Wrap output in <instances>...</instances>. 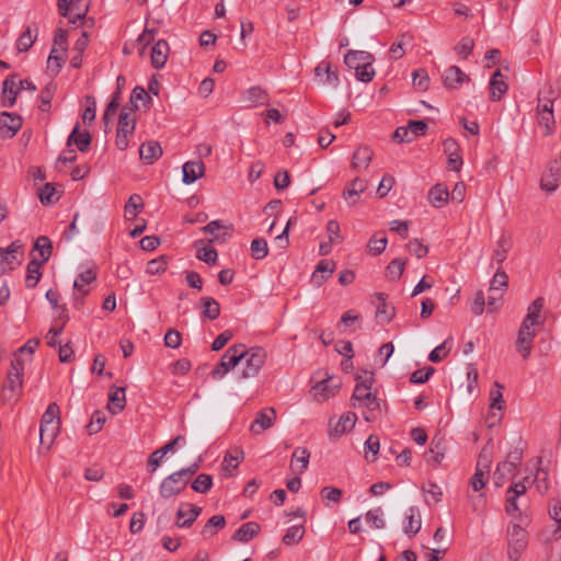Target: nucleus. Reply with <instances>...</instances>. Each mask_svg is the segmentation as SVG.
<instances>
[{"label":"nucleus","mask_w":561,"mask_h":561,"mask_svg":"<svg viewBox=\"0 0 561 561\" xmlns=\"http://www.w3.org/2000/svg\"><path fill=\"white\" fill-rule=\"evenodd\" d=\"M515 467L507 459L503 462L499 463L496 470L494 472L495 483L501 485L507 474H511L515 471Z\"/></svg>","instance_id":"54"},{"label":"nucleus","mask_w":561,"mask_h":561,"mask_svg":"<svg viewBox=\"0 0 561 561\" xmlns=\"http://www.w3.org/2000/svg\"><path fill=\"white\" fill-rule=\"evenodd\" d=\"M538 124L545 128V136H549L554 131L556 121L553 113L537 114Z\"/></svg>","instance_id":"63"},{"label":"nucleus","mask_w":561,"mask_h":561,"mask_svg":"<svg viewBox=\"0 0 561 561\" xmlns=\"http://www.w3.org/2000/svg\"><path fill=\"white\" fill-rule=\"evenodd\" d=\"M168 263L165 256L150 260L147 263L146 272L149 275H159L167 270Z\"/></svg>","instance_id":"59"},{"label":"nucleus","mask_w":561,"mask_h":561,"mask_svg":"<svg viewBox=\"0 0 561 561\" xmlns=\"http://www.w3.org/2000/svg\"><path fill=\"white\" fill-rule=\"evenodd\" d=\"M242 352L244 353V368L241 371L240 378L248 379L254 378L259 375L261 368L264 366L267 354L263 347L255 346L249 350L242 344Z\"/></svg>","instance_id":"3"},{"label":"nucleus","mask_w":561,"mask_h":561,"mask_svg":"<svg viewBox=\"0 0 561 561\" xmlns=\"http://www.w3.org/2000/svg\"><path fill=\"white\" fill-rule=\"evenodd\" d=\"M64 61L65 55H61V51L58 48L53 47L47 59V70L53 75H57L61 69Z\"/></svg>","instance_id":"47"},{"label":"nucleus","mask_w":561,"mask_h":561,"mask_svg":"<svg viewBox=\"0 0 561 561\" xmlns=\"http://www.w3.org/2000/svg\"><path fill=\"white\" fill-rule=\"evenodd\" d=\"M38 28L34 24V30L32 25H28L25 31L19 36L16 41V49L19 53H26L34 44L37 38Z\"/></svg>","instance_id":"37"},{"label":"nucleus","mask_w":561,"mask_h":561,"mask_svg":"<svg viewBox=\"0 0 561 561\" xmlns=\"http://www.w3.org/2000/svg\"><path fill=\"white\" fill-rule=\"evenodd\" d=\"M405 266V261H402L401 259H394L392 260L389 265L387 266V274L390 279L398 280L403 274Z\"/></svg>","instance_id":"58"},{"label":"nucleus","mask_w":561,"mask_h":561,"mask_svg":"<svg viewBox=\"0 0 561 561\" xmlns=\"http://www.w3.org/2000/svg\"><path fill=\"white\" fill-rule=\"evenodd\" d=\"M527 491L526 484L524 481L515 482L510 489L507 490V497H506V512L510 515H514L519 512V508L517 506L516 500L517 497L524 495Z\"/></svg>","instance_id":"22"},{"label":"nucleus","mask_w":561,"mask_h":561,"mask_svg":"<svg viewBox=\"0 0 561 561\" xmlns=\"http://www.w3.org/2000/svg\"><path fill=\"white\" fill-rule=\"evenodd\" d=\"M51 242L45 236L39 237L34 244V251H37L41 256V260L38 262L42 263H46L49 260L51 255Z\"/></svg>","instance_id":"46"},{"label":"nucleus","mask_w":561,"mask_h":561,"mask_svg":"<svg viewBox=\"0 0 561 561\" xmlns=\"http://www.w3.org/2000/svg\"><path fill=\"white\" fill-rule=\"evenodd\" d=\"M213 486V478L209 474L201 473L192 483V489L198 493H207Z\"/></svg>","instance_id":"53"},{"label":"nucleus","mask_w":561,"mask_h":561,"mask_svg":"<svg viewBox=\"0 0 561 561\" xmlns=\"http://www.w3.org/2000/svg\"><path fill=\"white\" fill-rule=\"evenodd\" d=\"M183 183L188 185L203 178L205 174V164L201 159L187 161L182 167Z\"/></svg>","instance_id":"18"},{"label":"nucleus","mask_w":561,"mask_h":561,"mask_svg":"<svg viewBox=\"0 0 561 561\" xmlns=\"http://www.w3.org/2000/svg\"><path fill=\"white\" fill-rule=\"evenodd\" d=\"M55 195L56 188L50 183L45 184L38 193L39 201L43 205H49L57 201L58 197L55 198Z\"/></svg>","instance_id":"64"},{"label":"nucleus","mask_w":561,"mask_h":561,"mask_svg":"<svg viewBox=\"0 0 561 561\" xmlns=\"http://www.w3.org/2000/svg\"><path fill=\"white\" fill-rule=\"evenodd\" d=\"M22 117L18 114L2 112L0 113V133L8 138H12L22 127Z\"/></svg>","instance_id":"14"},{"label":"nucleus","mask_w":561,"mask_h":561,"mask_svg":"<svg viewBox=\"0 0 561 561\" xmlns=\"http://www.w3.org/2000/svg\"><path fill=\"white\" fill-rule=\"evenodd\" d=\"M44 263L38 262L37 259L33 257L26 266L25 284L28 288H34L41 279V266Z\"/></svg>","instance_id":"41"},{"label":"nucleus","mask_w":561,"mask_h":561,"mask_svg":"<svg viewBox=\"0 0 561 561\" xmlns=\"http://www.w3.org/2000/svg\"><path fill=\"white\" fill-rule=\"evenodd\" d=\"M314 79L322 84L336 87L339 84V73L336 69H332L329 61H321L314 68Z\"/></svg>","instance_id":"17"},{"label":"nucleus","mask_w":561,"mask_h":561,"mask_svg":"<svg viewBox=\"0 0 561 561\" xmlns=\"http://www.w3.org/2000/svg\"><path fill=\"white\" fill-rule=\"evenodd\" d=\"M23 244L15 240L7 249L0 248V275L13 271L23 260Z\"/></svg>","instance_id":"6"},{"label":"nucleus","mask_w":561,"mask_h":561,"mask_svg":"<svg viewBox=\"0 0 561 561\" xmlns=\"http://www.w3.org/2000/svg\"><path fill=\"white\" fill-rule=\"evenodd\" d=\"M363 417L366 422H374L381 414L380 400L371 393L362 401Z\"/></svg>","instance_id":"23"},{"label":"nucleus","mask_w":561,"mask_h":561,"mask_svg":"<svg viewBox=\"0 0 561 561\" xmlns=\"http://www.w3.org/2000/svg\"><path fill=\"white\" fill-rule=\"evenodd\" d=\"M305 535V528L301 525L291 526L287 529L283 537V542L286 546L297 545Z\"/></svg>","instance_id":"48"},{"label":"nucleus","mask_w":561,"mask_h":561,"mask_svg":"<svg viewBox=\"0 0 561 561\" xmlns=\"http://www.w3.org/2000/svg\"><path fill=\"white\" fill-rule=\"evenodd\" d=\"M169 44L164 39L158 41L151 48V65L156 69L164 67L169 56Z\"/></svg>","instance_id":"24"},{"label":"nucleus","mask_w":561,"mask_h":561,"mask_svg":"<svg viewBox=\"0 0 561 561\" xmlns=\"http://www.w3.org/2000/svg\"><path fill=\"white\" fill-rule=\"evenodd\" d=\"M138 108V105L135 107L124 106L121 111L117 131L126 134L128 136H133L136 127V117L134 115L135 111Z\"/></svg>","instance_id":"19"},{"label":"nucleus","mask_w":561,"mask_h":561,"mask_svg":"<svg viewBox=\"0 0 561 561\" xmlns=\"http://www.w3.org/2000/svg\"><path fill=\"white\" fill-rule=\"evenodd\" d=\"M488 476L489 472H486L482 468H476V472L470 479V485L473 489V491L479 492L485 486Z\"/></svg>","instance_id":"55"},{"label":"nucleus","mask_w":561,"mask_h":561,"mask_svg":"<svg viewBox=\"0 0 561 561\" xmlns=\"http://www.w3.org/2000/svg\"><path fill=\"white\" fill-rule=\"evenodd\" d=\"M276 421V411L274 408H265L256 413L250 425V432L254 435L274 426Z\"/></svg>","instance_id":"12"},{"label":"nucleus","mask_w":561,"mask_h":561,"mask_svg":"<svg viewBox=\"0 0 561 561\" xmlns=\"http://www.w3.org/2000/svg\"><path fill=\"white\" fill-rule=\"evenodd\" d=\"M341 387V380L334 376H328L325 379L318 381L313 387V396L318 401H325L333 396Z\"/></svg>","instance_id":"9"},{"label":"nucleus","mask_w":561,"mask_h":561,"mask_svg":"<svg viewBox=\"0 0 561 561\" xmlns=\"http://www.w3.org/2000/svg\"><path fill=\"white\" fill-rule=\"evenodd\" d=\"M335 268V263L329 260L320 261L312 274V282L317 286H321L328 278L331 277Z\"/></svg>","instance_id":"30"},{"label":"nucleus","mask_w":561,"mask_h":561,"mask_svg":"<svg viewBox=\"0 0 561 561\" xmlns=\"http://www.w3.org/2000/svg\"><path fill=\"white\" fill-rule=\"evenodd\" d=\"M55 90H56V85L54 83H49L41 91V94H39L41 111L46 112L50 108V102L53 100Z\"/></svg>","instance_id":"57"},{"label":"nucleus","mask_w":561,"mask_h":561,"mask_svg":"<svg viewBox=\"0 0 561 561\" xmlns=\"http://www.w3.org/2000/svg\"><path fill=\"white\" fill-rule=\"evenodd\" d=\"M368 186V182L360 178H355L343 191V197L350 202V205L357 203V197L360 193L365 192Z\"/></svg>","instance_id":"28"},{"label":"nucleus","mask_w":561,"mask_h":561,"mask_svg":"<svg viewBox=\"0 0 561 561\" xmlns=\"http://www.w3.org/2000/svg\"><path fill=\"white\" fill-rule=\"evenodd\" d=\"M105 420L106 419H105V415L103 412L95 411L92 414L90 423L87 426L88 433L90 435L99 433L102 430V427L105 423Z\"/></svg>","instance_id":"61"},{"label":"nucleus","mask_w":561,"mask_h":561,"mask_svg":"<svg viewBox=\"0 0 561 561\" xmlns=\"http://www.w3.org/2000/svg\"><path fill=\"white\" fill-rule=\"evenodd\" d=\"M366 522L376 529L385 527L383 512L380 507L369 510L365 515Z\"/></svg>","instance_id":"52"},{"label":"nucleus","mask_w":561,"mask_h":561,"mask_svg":"<svg viewBox=\"0 0 561 561\" xmlns=\"http://www.w3.org/2000/svg\"><path fill=\"white\" fill-rule=\"evenodd\" d=\"M201 513L202 507L190 503H183L176 512L175 524L180 528L191 527Z\"/></svg>","instance_id":"13"},{"label":"nucleus","mask_w":561,"mask_h":561,"mask_svg":"<svg viewBox=\"0 0 561 561\" xmlns=\"http://www.w3.org/2000/svg\"><path fill=\"white\" fill-rule=\"evenodd\" d=\"M374 57L363 50H348L344 56L345 65L355 70L356 78L362 82H370L375 77Z\"/></svg>","instance_id":"2"},{"label":"nucleus","mask_w":561,"mask_h":561,"mask_svg":"<svg viewBox=\"0 0 561 561\" xmlns=\"http://www.w3.org/2000/svg\"><path fill=\"white\" fill-rule=\"evenodd\" d=\"M20 92L14 78H8L2 83V105L12 107L16 101V95Z\"/></svg>","instance_id":"32"},{"label":"nucleus","mask_w":561,"mask_h":561,"mask_svg":"<svg viewBox=\"0 0 561 561\" xmlns=\"http://www.w3.org/2000/svg\"><path fill=\"white\" fill-rule=\"evenodd\" d=\"M357 415L354 412H346L342 414L336 422L334 417L329 421L328 434L331 439H337L342 435L351 432L355 426Z\"/></svg>","instance_id":"7"},{"label":"nucleus","mask_w":561,"mask_h":561,"mask_svg":"<svg viewBox=\"0 0 561 561\" xmlns=\"http://www.w3.org/2000/svg\"><path fill=\"white\" fill-rule=\"evenodd\" d=\"M431 456L428 457V461L434 462L435 465H438L445 455V446L442 438H433L431 443L430 448Z\"/></svg>","instance_id":"50"},{"label":"nucleus","mask_w":561,"mask_h":561,"mask_svg":"<svg viewBox=\"0 0 561 561\" xmlns=\"http://www.w3.org/2000/svg\"><path fill=\"white\" fill-rule=\"evenodd\" d=\"M241 102L248 108H254L270 104L268 92L260 85H253L247 89L241 96Z\"/></svg>","instance_id":"10"},{"label":"nucleus","mask_w":561,"mask_h":561,"mask_svg":"<svg viewBox=\"0 0 561 561\" xmlns=\"http://www.w3.org/2000/svg\"><path fill=\"white\" fill-rule=\"evenodd\" d=\"M244 357L242 344L230 346L221 356L218 365L213 369L211 377L215 380L222 379L232 368H234Z\"/></svg>","instance_id":"4"},{"label":"nucleus","mask_w":561,"mask_h":561,"mask_svg":"<svg viewBox=\"0 0 561 561\" xmlns=\"http://www.w3.org/2000/svg\"><path fill=\"white\" fill-rule=\"evenodd\" d=\"M226 526V518L224 515H214L211 516L207 523L204 525L201 535L206 538H211L219 530H221Z\"/></svg>","instance_id":"39"},{"label":"nucleus","mask_w":561,"mask_h":561,"mask_svg":"<svg viewBox=\"0 0 561 561\" xmlns=\"http://www.w3.org/2000/svg\"><path fill=\"white\" fill-rule=\"evenodd\" d=\"M422 517L419 507L411 506L407 510L403 520V531L412 538L421 530Z\"/></svg>","instance_id":"16"},{"label":"nucleus","mask_w":561,"mask_h":561,"mask_svg":"<svg viewBox=\"0 0 561 561\" xmlns=\"http://www.w3.org/2000/svg\"><path fill=\"white\" fill-rule=\"evenodd\" d=\"M512 248L511 237L503 233L496 242V247L493 251L492 260L497 264H502L506 257L507 253Z\"/></svg>","instance_id":"40"},{"label":"nucleus","mask_w":561,"mask_h":561,"mask_svg":"<svg viewBox=\"0 0 561 561\" xmlns=\"http://www.w3.org/2000/svg\"><path fill=\"white\" fill-rule=\"evenodd\" d=\"M373 375H370L368 378H366L363 381H358L355 386V389L353 391V396L351 398V407L354 409H360L362 408V401L367 399L369 394H371V383H373Z\"/></svg>","instance_id":"20"},{"label":"nucleus","mask_w":561,"mask_h":561,"mask_svg":"<svg viewBox=\"0 0 561 561\" xmlns=\"http://www.w3.org/2000/svg\"><path fill=\"white\" fill-rule=\"evenodd\" d=\"M203 307V316L209 320H216L220 314L219 304L211 297H203L201 299Z\"/></svg>","instance_id":"44"},{"label":"nucleus","mask_w":561,"mask_h":561,"mask_svg":"<svg viewBox=\"0 0 561 561\" xmlns=\"http://www.w3.org/2000/svg\"><path fill=\"white\" fill-rule=\"evenodd\" d=\"M96 278V275L95 273L92 271V270H87L82 273H80L78 275V277L75 279V283H73V288L79 293L81 294V297H75V302H73V306L75 308L79 309L82 304H83V299L82 297L88 295L89 294V288L88 286L94 282Z\"/></svg>","instance_id":"15"},{"label":"nucleus","mask_w":561,"mask_h":561,"mask_svg":"<svg viewBox=\"0 0 561 561\" xmlns=\"http://www.w3.org/2000/svg\"><path fill=\"white\" fill-rule=\"evenodd\" d=\"M374 157V151L368 146L358 147L352 157L351 168L356 171L366 170Z\"/></svg>","instance_id":"21"},{"label":"nucleus","mask_w":561,"mask_h":561,"mask_svg":"<svg viewBox=\"0 0 561 561\" xmlns=\"http://www.w3.org/2000/svg\"><path fill=\"white\" fill-rule=\"evenodd\" d=\"M378 300L376 308V318L381 323H389L394 316V307L387 302V295L378 293L375 295Z\"/></svg>","instance_id":"25"},{"label":"nucleus","mask_w":561,"mask_h":561,"mask_svg":"<svg viewBox=\"0 0 561 561\" xmlns=\"http://www.w3.org/2000/svg\"><path fill=\"white\" fill-rule=\"evenodd\" d=\"M89 0H76L70 4V12L72 18L69 19V22L75 24L79 20L85 19V15L89 11Z\"/></svg>","instance_id":"45"},{"label":"nucleus","mask_w":561,"mask_h":561,"mask_svg":"<svg viewBox=\"0 0 561 561\" xmlns=\"http://www.w3.org/2000/svg\"><path fill=\"white\" fill-rule=\"evenodd\" d=\"M187 480L180 471L173 472L164 478L160 484L159 493L163 499H170L180 494L187 485Z\"/></svg>","instance_id":"8"},{"label":"nucleus","mask_w":561,"mask_h":561,"mask_svg":"<svg viewBox=\"0 0 561 561\" xmlns=\"http://www.w3.org/2000/svg\"><path fill=\"white\" fill-rule=\"evenodd\" d=\"M162 154V148L158 141H147L139 147L140 159L148 164H152Z\"/></svg>","instance_id":"29"},{"label":"nucleus","mask_w":561,"mask_h":561,"mask_svg":"<svg viewBox=\"0 0 561 561\" xmlns=\"http://www.w3.org/2000/svg\"><path fill=\"white\" fill-rule=\"evenodd\" d=\"M60 428V423H41L39 440L46 449H50Z\"/></svg>","instance_id":"27"},{"label":"nucleus","mask_w":561,"mask_h":561,"mask_svg":"<svg viewBox=\"0 0 561 561\" xmlns=\"http://www.w3.org/2000/svg\"><path fill=\"white\" fill-rule=\"evenodd\" d=\"M528 543L527 531L519 525H514L507 535V557L511 561H518Z\"/></svg>","instance_id":"5"},{"label":"nucleus","mask_w":561,"mask_h":561,"mask_svg":"<svg viewBox=\"0 0 561 561\" xmlns=\"http://www.w3.org/2000/svg\"><path fill=\"white\" fill-rule=\"evenodd\" d=\"M508 85L504 80L501 70H496L490 80V99L497 102L507 92Z\"/></svg>","instance_id":"26"},{"label":"nucleus","mask_w":561,"mask_h":561,"mask_svg":"<svg viewBox=\"0 0 561 561\" xmlns=\"http://www.w3.org/2000/svg\"><path fill=\"white\" fill-rule=\"evenodd\" d=\"M22 386H23V378H20L18 376H11L10 374H8L7 382L4 385V391L11 392L10 399H12L13 397H16L21 392Z\"/></svg>","instance_id":"60"},{"label":"nucleus","mask_w":561,"mask_h":561,"mask_svg":"<svg viewBox=\"0 0 561 561\" xmlns=\"http://www.w3.org/2000/svg\"><path fill=\"white\" fill-rule=\"evenodd\" d=\"M387 243L388 240L385 232H376L368 241L367 251L371 255H379L386 250Z\"/></svg>","instance_id":"42"},{"label":"nucleus","mask_w":561,"mask_h":561,"mask_svg":"<svg viewBox=\"0 0 561 561\" xmlns=\"http://www.w3.org/2000/svg\"><path fill=\"white\" fill-rule=\"evenodd\" d=\"M260 525L255 522H248L233 534L232 540L239 542H249L260 533Z\"/></svg>","instance_id":"35"},{"label":"nucleus","mask_w":561,"mask_h":561,"mask_svg":"<svg viewBox=\"0 0 561 561\" xmlns=\"http://www.w3.org/2000/svg\"><path fill=\"white\" fill-rule=\"evenodd\" d=\"M507 280H508V277H507L506 273L502 270H497L491 280L489 291L490 293L502 291L504 288L507 287Z\"/></svg>","instance_id":"56"},{"label":"nucleus","mask_w":561,"mask_h":561,"mask_svg":"<svg viewBox=\"0 0 561 561\" xmlns=\"http://www.w3.org/2000/svg\"><path fill=\"white\" fill-rule=\"evenodd\" d=\"M60 409L56 402H51L44 414L42 415L41 423H60Z\"/></svg>","instance_id":"62"},{"label":"nucleus","mask_w":561,"mask_h":561,"mask_svg":"<svg viewBox=\"0 0 561 561\" xmlns=\"http://www.w3.org/2000/svg\"><path fill=\"white\" fill-rule=\"evenodd\" d=\"M142 208L144 203L141 196L133 194L125 204V217L128 220H134Z\"/></svg>","instance_id":"43"},{"label":"nucleus","mask_w":561,"mask_h":561,"mask_svg":"<svg viewBox=\"0 0 561 561\" xmlns=\"http://www.w3.org/2000/svg\"><path fill=\"white\" fill-rule=\"evenodd\" d=\"M444 83L447 88H456L459 84L469 81V77L457 66H450L445 70L443 76Z\"/></svg>","instance_id":"36"},{"label":"nucleus","mask_w":561,"mask_h":561,"mask_svg":"<svg viewBox=\"0 0 561 561\" xmlns=\"http://www.w3.org/2000/svg\"><path fill=\"white\" fill-rule=\"evenodd\" d=\"M224 229H225V227L222 226L221 221L213 220L209 224H207L206 226H204L202 228V231L205 232V233H209V234L214 236L211 241H221V242H224L227 239V233L226 232L219 233V231H221Z\"/></svg>","instance_id":"49"},{"label":"nucleus","mask_w":561,"mask_h":561,"mask_svg":"<svg viewBox=\"0 0 561 561\" xmlns=\"http://www.w3.org/2000/svg\"><path fill=\"white\" fill-rule=\"evenodd\" d=\"M251 255L255 260H263L268 254L267 242L263 238H256L251 242Z\"/></svg>","instance_id":"51"},{"label":"nucleus","mask_w":561,"mask_h":561,"mask_svg":"<svg viewBox=\"0 0 561 561\" xmlns=\"http://www.w3.org/2000/svg\"><path fill=\"white\" fill-rule=\"evenodd\" d=\"M126 405L125 388L117 387L110 391L108 397V411L112 414H117L124 410Z\"/></svg>","instance_id":"31"},{"label":"nucleus","mask_w":561,"mask_h":561,"mask_svg":"<svg viewBox=\"0 0 561 561\" xmlns=\"http://www.w3.org/2000/svg\"><path fill=\"white\" fill-rule=\"evenodd\" d=\"M73 144L81 152H85L91 144V136L88 131L79 133V124L75 126L67 139V146H71Z\"/></svg>","instance_id":"34"},{"label":"nucleus","mask_w":561,"mask_h":561,"mask_svg":"<svg viewBox=\"0 0 561 561\" xmlns=\"http://www.w3.org/2000/svg\"><path fill=\"white\" fill-rule=\"evenodd\" d=\"M561 163L552 161L548 164L540 179V188L547 193H553L559 186Z\"/></svg>","instance_id":"11"},{"label":"nucleus","mask_w":561,"mask_h":561,"mask_svg":"<svg viewBox=\"0 0 561 561\" xmlns=\"http://www.w3.org/2000/svg\"><path fill=\"white\" fill-rule=\"evenodd\" d=\"M449 198V192L443 184H436L428 192V202L436 208L443 207Z\"/></svg>","instance_id":"38"},{"label":"nucleus","mask_w":561,"mask_h":561,"mask_svg":"<svg viewBox=\"0 0 561 561\" xmlns=\"http://www.w3.org/2000/svg\"><path fill=\"white\" fill-rule=\"evenodd\" d=\"M543 298L539 297L535 299L528 307L527 316L525 317L519 328L516 341V348L517 352L520 353V355L524 358H528L531 353L533 341L536 336L535 327L542 323L540 313L543 308Z\"/></svg>","instance_id":"1"},{"label":"nucleus","mask_w":561,"mask_h":561,"mask_svg":"<svg viewBox=\"0 0 561 561\" xmlns=\"http://www.w3.org/2000/svg\"><path fill=\"white\" fill-rule=\"evenodd\" d=\"M310 459V453L305 447H297L291 455V469L295 472L302 473L307 470Z\"/></svg>","instance_id":"33"}]
</instances>
